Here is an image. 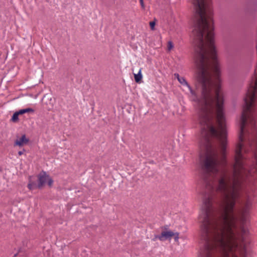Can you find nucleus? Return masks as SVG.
<instances>
[{
	"label": "nucleus",
	"mask_w": 257,
	"mask_h": 257,
	"mask_svg": "<svg viewBox=\"0 0 257 257\" xmlns=\"http://www.w3.org/2000/svg\"><path fill=\"white\" fill-rule=\"evenodd\" d=\"M193 2L194 59L197 69V80L201 86V97L198 96L184 77H181L178 81L188 87L190 99L199 105V147L205 153L201 156L200 166L204 173L214 177L218 173L220 165H227L224 93L214 45L212 4L211 1Z\"/></svg>",
	"instance_id": "obj_1"
},
{
	"label": "nucleus",
	"mask_w": 257,
	"mask_h": 257,
	"mask_svg": "<svg viewBox=\"0 0 257 257\" xmlns=\"http://www.w3.org/2000/svg\"><path fill=\"white\" fill-rule=\"evenodd\" d=\"M250 151L257 162V103H244L243 106L232 175L224 170L218 180L217 190L224 198L218 213L214 212L211 195L203 200L199 220L201 236L205 242L198 257H245L243 238L239 241L234 230L237 218L234 208L243 184L255 171L254 162H250L246 155Z\"/></svg>",
	"instance_id": "obj_2"
},
{
	"label": "nucleus",
	"mask_w": 257,
	"mask_h": 257,
	"mask_svg": "<svg viewBox=\"0 0 257 257\" xmlns=\"http://www.w3.org/2000/svg\"><path fill=\"white\" fill-rule=\"evenodd\" d=\"M252 204L251 200L249 196H247L244 203V207L242 209L240 217L242 222H244L249 213V210Z\"/></svg>",
	"instance_id": "obj_3"
},
{
	"label": "nucleus",
	"mask_w": 257,
	"mask_h": 257,
	"mask_svg": "<svg viewBox=\"0 0 257 257\" xmlns=\"http://www.w3.org/2000/svg\"><path fill=\"white\" fill-rule=\"evenodd\" d=\"M47 181H48V185L49 186H51L53 183V180L50 178L49 175H48L46 172H43L39 176L38 188H41Z\"/></svg>",
	"instance_id": "obj_4"
},
{
	"label": "nucleus",
	"mask_w": 257,
	"mask_h": 257,
	"mask_svg": "<svg viewBox=\"0 0 257 257\" xmlns=\"http://www.w3.org/2000/svg\"><path fill=\"white\" fill-rule=\"evenodd\" d=\"M174 235V233L170 230L162 231L160 235H155L153 240L158 239L160 241H164L168 239H171Z\"/></svg>",
	"instance_id": "obj_5"
},
{
	"label": "nucleus",
	"mask_w": 257,
	"mask_h": 257,
	"mask_svg": "<svg viewBox=\"0 0 257 257\" xmlns=\"http://www.w3.org/2000/svg\"><path fill=\"white\" fill-rule=\"evenodd\" d=\"M29 139H27L25 135H23L21 138L17 139L14 143V146H23L29 142Z\"/></svg>",
	"instance_id": "obj_6"
},
{
	"label": "nucleus",
	"mask_w": 257,
	"mask_h": 257,
	"mask_svg": "<svg viewBox=\"0 0 257 257\" xmlns=\"http://www.w3.org/2000/svg\"><path fill=\"white\" fill-rule=\"evenodd\" d=\"M142 78V75L141 74V70L140 69L138 74H135V80L136 82L138 83Z\"/></svg>",
	"instance_id": "obj_7"
},
{
	"label": "nucleus",
	"mask_w": 257,
	"mask_h": 257,
	"mask_svg": "<svg viewBox=\"0 0 257 257\" xmlns=\"http://www.w3.org/2000/svg\"><path fill=\"white\" fill-rule=\"evenodd\" d=\"M19 114L16 112H15L13 115V116L12 117V120L13 121V122H17L19 120Z\"/></svg>",
	"instance_id": "obj_8"
},
{
	"label": "nucleus",
	"mask_w": 257,
	"mask_h": 257,
	"mask_svg": "<svg viewBox=\"0 0 257 257\" xmlns=\"http://www.w3.org/2000/svg\"><path fill=\"white\" fill-rule=\"evenodd\" d=\"M174 47V45H173V44L172 43V41H169L168 42V44H167V48H168V51H171V50Z\"/></svg>",
	"instance_id": "obj_9"
},
{
	"label": "nucleus",
	"mask_w": 257,
	"mask_h": 257,
	"mask_svg": "<svg viewBox=\"0 0 257 257\" xmlns=\"http://www.w3.org/2000/svg\"><path fill=\"white\" fill-rule=\"evenodd\" d=\"M156 25V22L155 21H151L150 22V26L152 30H155V26Z\"/></svg>",
	"instance_id": "obj_10"
},
{
	"label": "nucleus",
	"mask_w": 257,
	"mask_h": 257,
	"mask_svg": "<svg viewBox=\"0 0 257 257\" xmlns=\"http://www.w3.org/2000/svg\"><path fill=\"white\" fill-rule=\"evenodd\" d=\"M25 113H28V112H34V110L31 108H27L25 109H23Z\"/></svg>",
	"instance_id": "obj_11"
},
{
	"label": "nucleus",
	"mask_w": 257,
	"mask_h": 257,
	"mask_svg": "<svg viewBox=\"0 0 257 257\" xmlns=\"http://www.w3.org/2000/svg\"><path fill=\"white\" fill-rule=\"evenodd\" d=\"M173 236H174L175 241L178 242L179 238V233L178 232H175Z\"/></svg>",
	"instance_id": "obj_12"
},
{
	"label": "nucleus",
	"mask_w": 257,
	"mask_h": 257,
	"mask_svg": "<svg viewBox=\"0 0 257 257\" xmlns=\"http://www.w3.org/2000/svg\"><path fill=\"white\" fill-rule=\"evenodd\" d=\"M248 231L243 227L241 228V232L242 235H245L247 233Z\"/></svg>",
	"instance_id": "obj_13"
},
{
	"label": "nucleus",
	"mask_w": 257,
	"mask_h": 257,
	"mask_svg": "<svg viewBox=\"0 0 257 257\" xmlns=\"http://www.w3.org/2000/svg\"><path fill=\"white\" fill-rule=\"evenodd\" d=\"M17 112L19 115H20V114H24V113H25V112H24V111L23 109L19 110V111H17Z\"/></svg>",
	"instance_id": "obj_14"
},
{
	"label": "nucleus",
	"mask_w": 257,
	"mask_h": 257,
	"mask_svg": "<svg viewBox=\"0 0 257 257\" xmlns=\"http://www.w3.org/2000/svg\"><path fill=\"white\" fill-rule=\"evenodd\" d=\"M174 76H175V77L178 80H179V79H180L181 77L180 76L179 74L178 73H175Z\"/></svg>",
	"instance_id": "obj_15"
},
{
	"label": "nucleus",
	"mask_w": 257,
	"mask_h": 257,
	"mask_svg": "<svg viewBox=\"0 0 257 257\" xmlns=\"http://www.w3.org/2000/svg\"><path fill=\"white\" fill-rule=\"evenodd\" d=\"M140 4H141L142 8L144 9H145V5H144V1H140Z\"/></svg>",
	"instance_id": "obj_16"
},
{
	"label": "nucleus",
	"mask_w": 257,
	"mask_h": 257,
	"mask_svg": "<svg viewBox=\"0 0 257 257\" xmlns=\"http://www.w3.org/2000/svg\"><path fill=\"white\" fill-rule=\"evenodd\" d=\"M28 187L29 188V189L30 190H32L33 189V184H31V183H29L28 185Z\"/></svg>",
	"instance_id": "obj_17"
},
{
	"label": "nucleus",
	"mask_w": 257,
	"mask_h": 257,
	"mask_svg": "<svg viewBox=\"0 0 257 257\" xmlns=\"http://www.w3.org/2000/svg\"><path fill=\"white\" fill-rule=\"evenodd\" d=\"M24 151H25V150H24V149L23 150V151H19V152H18V155H19V156H21L22 155H23V153H24Z\"/></svg>",
	"instance_id": "obj_18"
},
{
	"label": "nucleus",
	"mask_w": 257,
	"mask_h": 257,
	"mask_svg": "<svg viewBox=\"0 0 257 257\" xmlns=\"http://www.w3.org/2000/svg\"><path fill=\"white\" fill-rule=\"evenodd\" d=\"M209 188H210L211 190H213V186L212 184H209Z\"/></svg>",
	"instance_id": "obj_19"
},
{
	"label": "nucleus",
	"mask_w": 257,
	"mask_h": 257,
	"mask_svg": "<svg viewBox=\"0 0 257 257\" xmlns=\"http://www.w3.org/2000/svg\"><path fill=\"white\" fill-rule=\"evenodd\" d=\"M167 227H168L167 226H165V227H164V228H165V229H167Z\"/></svg>",
	"instance_id": "obj_20"
}]
</instances>
